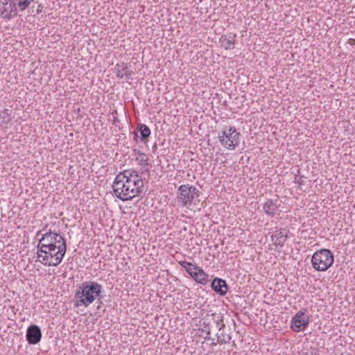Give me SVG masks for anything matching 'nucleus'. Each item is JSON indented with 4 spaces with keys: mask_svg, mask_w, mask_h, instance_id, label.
Segmentation results:
<instances>
[{
    "mask_svg": "<svg viewBox=\"0 0 355 355\" xmlns=\"http://www.w3.org/2000/svg\"><path fill=\"white\" fill-rule=\"evenodd\" d=\"M280 205L281 204L278 199H267L263 205V211L266 216L272 218L281 211L279 210Z\"/></svg>",
    "mask_w": 355,
    "mask_h": 355,
    "instance_id": "nucleus-9",
    "label": "nucleus"
},
{
    "mask_svg": "<svg viewBox=\"0 0 355 355\" xmlns=\"http://www.w3.org/2000/svg\"><path fill=\"white\" fill-rule=\"evenodd\" d=\"M0 15L6 19L17 15L15 0H0Z\"/></svg>",
    "mask_w": 355,
    "mask_h": 355,
    "instance_id": "nucleus-8",
    "label": "nucleus"
},
{
    "mask_svg": "<svg viewBox=\"0 0 355 355\" xmlns=\"http://www.w3.org/2000/svg\"><path fill=\"white\" fill-rule=\"evenodd\" d=\"M199 190L189 184H182L178 189L177 201L182 206L189 208L199 197Z\"/></svg>",
    "mask_w": 355,
    "mask_h": 355,
    "instance_id": "nucleus-5",
    "label": "nucleus"
},
{
    "mask_svg": "<svg viewBox=\"0 0 355 355\" xmlns=\"http://www.w3.org/2000/svg\"><path fill=\"white\" fill-rule=\"evenodd\" d=\"M137 160L142 166V174L145 176L150 175V168L152 167V163L153 162V158H150L149 156L145 153H139L137 157Z\"/></svg>",
    "mask_w": 355,
    "mask_h": 355,
    "instance_id": "nucleus-13",
    "label": "nucleus"
},
{
    "mask_svg": "<svg viewBox=\"0 0 355 355\" xmlns=\"http://www.w3.org/2000/svg\"><path fill=\"white\" fill-rule=\"evenodd\" d=\"M236 37V35L232 36L230 35L228 37L227 35L222 36L220 39V42L221 43L222 46H223L225 49H231V46L234 44L233 39Z\"/></svg>",
    "mask_w": 355,
    "mask_h": 355,
    "instance_id": "nucleus-19",
    "label": "nucleus"
},
{
    "mask_svg": "<svg viewBox=\"0 0 355 355\" xmlns=\"http://www.w3.org/2000/svg\"><path fill=\"white\" fill-rule=\"evenodd\" d=\"M180 265L184 268L189 274L195 270H198L200 267L186 261H180Z\"/></svg>",
    "mask_w": 355,
    "mask_h": 355,
    "instance_id": "nucleus-21",
    "label": "nucleus"
},
{
    "mask_svg": "<svg viewBox=\"0 0 355 355\" xmlns=\"http://www.w3.org/2000/svg\"><path fill=\"white\" fill-rule=\"evenodd\" d=\"M198 270H195L193 272H190L189 275L195 280L198 277Z\"/></svg>",
    "mask_w": 355,
    "mask_h": 355,
    "instance_id": "nucleus-25",
    "label": "nucleus"
},
{
    "mask_svg": "<svg viewBox=\"0 0 355 355\" xmlns=\"http://www.w3.org/2000/svg\"><path fill=\"white\" fill-rule=\"evenodd\" d=\"M225 324H222L220 328L218 329V332L216 334L217 341L220 344H226L230 343L231 340V336L230 334H226L225 332Z\"/></svg>",
    "mask_w": 355,
    "mask_h": 355,
    "instance_id": "nucleus-17",
    "label": "nucleus"
},
{
    "mask_svg": "<svg viewBox=\"0 0 355 355\" xmlns=\"http://www.w3.org/2000/svg\"><path fill=\"white\" fill-rule=\"evenodd\" d=\"M287 238V232L286 230H276L275 234L272 235V241L276 245L282 246Z\"/></svg>",
    "mask_w": 355,
    "mask_h": 355,
    "instance_id": "nucleus-16",
    "label": "nucleus"
},
{
    "mask_svg": "<svg viewBox=\"0 0 355 355\" xmlns=\"http://www.w3.org/2000/svg\"><path fill=\"white\" fill-rule=\"evenodd\" d=\"M12 119L11 110L8 109H4L0 112V125L5 126L10 122Z\"/></svg>",
    "mask_w": 355,
    "mask_h": 355,
    "instance_id": "nucleus-18",
    "label": "nucleus"
},
{
    "mask_svg": "<svg viewBox=\"0 0 355 355\" xmlns=\"http://www.w3.org/2000/svg\"><path fill=\"white\" fill-rule=\"evenodd\" d=\"M198 277H196V279H195V281L197 283L202 285L207 284L209 281L208 274L204 272V270L200 267H199V268L198 269Z\"/></svg>",
    "mask_w": 355,
    "mask_h": 355,
    "instance_id": "nucleus-20",
    "label": "nucleus"
},
{
    "mask_svg": "<svg viewBox=\"0 0 355 355\" xmlns=\"http://www.w3.org/2000/svg\"><path fill=\"white\" fill-rule=\"evenodd\" d=\"M302 355H319L315 350H312L309 353H304Z\"/></svg>",
    "mask_w": 355,
    "mask_h": 355,
    "instance_id": "nucleus-26",
    "label": "nucleus"
},
{
    "mask_svg": "<svg viewBox=\"0 0 355 355\" xmlns=\"http://www.w3.org/2000/svg\"><path fill=\"white\" fill-rule=\"evenodd\" d=\"M143 180L137 171L125 170L117 175L112 184L116 198L125 201L132 199L141 193Z\"/></svg>",
    "mask_w": 355,
    "mask_h": 355,
    "instance_id": "nucleus-2",
    "label": "nucleus"
},
{
    "mask_svg": "<svg viewBox=\"0 0 355 355\" xmlns=\"http://www.w3.org/2000/svg\"><path fill=\"white\" fill-rule=\"evenodd\" d=\"M211 288L219 295L224 296L228 291V285L225 280L215 277L211 284Z\"/></svg>",
    "mask_w": 355,
    "mask_h": 355,
    "instance_id": "nucleus-14",
    "label": "nucleus"
},
{
    "mask_svg": "<svg viewBox=\"0 0 355 355\" xmlns=\"http://www.w3.org/2000/svg\"><path fill=\"white\" fill-rule=\"evenodd\" d=\"M311 261L315 270L324 272L333 265L334 256L330 250L320 249L313 253Z\"/></svg>",
    "mask_w": 355,
    "mask_h": 355,
    "instance_id": "nucleus-4",
    "label": "nucleus"
},
{
    "mask_svg": "<svg viewBox=\"0 0 355 355\" xmlns=\"http://www.w3.org/2000/svg\"><path fill=\"white\" fill-rule=\"evenodd\" d=\"M112 121H113V124H114L116 125H117V123H119V120L118 119L117 116H113Z\"/></svg>",
    "mask_w": 355,
    "mask_h": 355,
    "instance_id": "nucleus-27",
    "label": "nucleus"
},
{
    "mask_svg": "<svg viewBox=\"0 0 355 355\" xmlns=\"http://www.w3.org/2000/svg\"><path fill=\"white\" fill-rule=\"evenodd\" d=\"M137 131L133 132L134 134V140L137 142L139 135L138 132L140 134V139L142 142L146 143L148 140V138L151 134L150 129L144 123H139L137 125Z\"/></svg>",
    "mask_w": 355,
    "mask_h": 355,
    "instance_id": "nucleus-15",
    "label": "nucleus"
},
{
    "mask_svg": "<svg viewBox=\"0 0 355 355\" xmlns=\"http://www.w3.org/2000/svg\"><path fill=\"white\" fill-rule=\"evenodd\" d=\"M102 291V285L96 282H83L75 293L74 297L76 300L75 306H84L87 307L96 300L101 301L103 299Z\"/></svg>",
    "mask_w": 355,
    "mask_h": 355,
    "instance_id": "nucleus-3",
    "label": "nucleus"
},
{
    "mask_svg": "<svg viewBox=\"0 0 355 355\" xmlns=\"http://www.w3.org/2000/svg\"><path fill=\"white\" fill-rule=\"evenodd\" d=\"M116 77L128 81L132 79V71L128 67V64L121 62L116 64L114 69Z\"/></svg>",
    "mask_w": 355,
    "mask_h": 355,
    "instance_id": "nucleus-11",
    "label": "nucleus"
},
{
    "mask_svg": "<svg viewBox=\"0 0 355 355\" xmlns=\"http://www.w3.org/2000/svg\"><path fill=\"white\" fill-rule=\"evenodd\" d=\"M67 251L66 239L51 230L42 234L37 245V260L46 266H57Z\"/></svg>",
    "mask_w": 355,
    "mask_h": 355,
    "instance_id": "nucleus-1",
    "label": "nucleus"
},
{
    "mask_svg": "<svg viewBox=\"0 0 355 355\" xmlns=\"http://www.w3.org/2000/svg\"><path fill=\"white\" fill-rule=\"evenodd\" d=\"M33 0H20L18 2V6L21 11L26 10Z\"/></svg>",
    "mask_w": 355,
    "mask_h": 355,
    "instance_id": "nucleus-22",
    "label": "nucleus"
},
{
    "mask_svg": "<svg viewBox=\"0 0 355 355\" xmlns=\"http://www.w3.org/2000/svg\"><path fill=\"white\" fill-rule=\"evenodd\" d=\"M241 133L236 130L235 127L224 128L218 132V139L221 146L227 150H234L239 146Z\"/></svg>",
    "mask_w": 355,
    "mask_h": 355,
    "instance_id": "nucleus-6",
    "label": "nucleus"
},
{
    "mask_svg": "<svg viewBox=\"0 0 355 355\" xmlns=\"http://www.w3.org/2000/svg\"><path fill=\"white\" fill-rule=\"evenodd\" d=\"M40 234H41V231L37 232V236H40Z\"/></svg>",
    "mask_w": 355,
    "mask_h": 355,
    "instance_id": "nucleus-28",
    "label": "nucleus"
},
{
    "mask_svg": "<svg viewBox=\"0 0 355 355\" xmlns=\"http://www.w3.org/2000/svg\"><path fill=\"white\" fill-rule=\"evenodd\" d=\"M152 148H153V150L154 151L155 148V144L153 146Z\"/></svg>",
    "mask_w": 355,
    "mask_h": 355,
    "instance_id": "nucleus-29",
    "label": "nucleus"
},
{
    "mask_svg": "<svg viewBox=\"0 0 355 355\" xmlns=\"http://www.w3.org/2000/svg\"><path fill=\"white\" fill-rule=\"evenodd\" d=\"M303 178H304L303 176H300L299 178L295 176L294 178V182L296 184H298L300 186L304 185V183Z\"/></svg>",
    "mask_w": 355,
    "mask_h": 355,
    "instance_id": "nucleus-24",
    "label": "nucleus"
},
{
    "mask_svg": "<svg viewBox=\"0 0 355 355\" xmlns=\"http://www.w3.org/2000/svg\"><path fill=\"white\" fill-rule=\"evenodd\" d=\"M309 321V316L304 311H300L292 318L291 327L294 331L299 332L306 328Z\"/></svg>",
    "mask_w": 355,
    "mask_h": 355,
    "instance_id": "nucleus-7",
    "label": "nucleus"
},
{
    "mask_svg": "<svg viewBox=\"0 0 355 355\" xmlns=\"http://www.w3.org/2000/svg\"><path fill=\"white\" fill-rule=\"evenodd\" d=\"M204 324H211L214 327V329L216 330L223 324V316L220 313H207L204 317Z\"/></svg>",
    "mask_w": 355,
    "mask_h": 355,
    "instance_id": "nucleus-12",
    "label": "nucleus"
},
{
    "mask_svg": "<svg viewBox=\"0 0 355 355\" xmlns=\"http://www.w3.org/2000/svg\"><path fill=\"white\" fill-rule=\"evenodd\" d=\"M202 324H201L203 327L202 331L205 332L207 335H210L211 331H215L214 329V327L211 326V324H204V318L202 319Z\"/></svg>",
    "mask_w": 355,
    "mask_h": 355,
    "instance_id": "nucleus-23",
    "label": "nucleus"
},
{
    "mask_svg": "<svg viewBox=\"0 0 355 355\" xmlns=\"http://www.w3.org/2000/svg\"><path fill=\"white\" fill-rule=\"evenodd\" d=\"M27 342L31 345L37 344L42 338V332L40 328L35 324L29 326L26 331V335Z\"/></svg>",
    "mask_w": 355,
    "mask_h": 355,
    "instance_id": "nucleus-10",
    "label": "nucleus"
}]
</instances>
